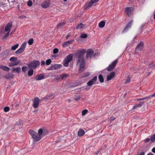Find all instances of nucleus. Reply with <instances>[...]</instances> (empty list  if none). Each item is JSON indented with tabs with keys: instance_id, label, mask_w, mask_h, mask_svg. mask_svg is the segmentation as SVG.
<instances>
[{
	"instance_id": "nucleus-18",
	"label": "nucleus",
	"mask_w": 155,
	"mask_h": 155,
	"mask_svg": "<svg viewBox=\"0 0 155 155\" xmlns=\"http://www.w3.org/2000/svg\"><path fill=\"white\" fill-rule=\"evenodd\" d=\"M44 75L41 74H39L38 75H37L35 78V79L36 81L40 80L44 78Z\"/></svg>"
},
{
	"instance_id": "nucleus-37",
	"label": "nucleus",
	"mask_w": 155,
	"mask_h": 155,
	"mask_svg": "<svg viewBox=\"0 0 155 155\" xmlns=\"http://www.w3.org/2000/svg\"><path fill=\"white\" fill-rule=\"evenodd\" d=\"M81 97L79 95H75L74 96V98L76 101H78L80 99Z\"/></svg>"
},
{
	"instance_id": "nucleus-21",
	"label": "nucleus",
	"mask_w": 155,
	"mask_h": 155,
	"mask_svg": "<svg viewBox=\"0 0 155 155\" xmlns=\"http://www.w3.org/2000/svg\"><path fill=\"white\" fill-rule=\"evenodd\" d=\"M21 68L20 67L17 68L13 67L12 68V70L13 71H16L17 72L19 73L20 71Z\"/></svg>"
},
{
	"instance_id": "nucleus-40",
	"label": "nucleus",
	"mask_w": 155,
	"mask_h": 155,
	"mask_svg": "<svg viewBox=\"0 0 155 155\" xmlns=\"http://www.w3.org/2000/svg\"><path fill=\"white\" fill-rule=\"evenodd\" d=\"M87 110L85 109L82 110V115L83 116L87 112Z\"/></svg>"
},
{
	"instance_id": "nucleus-22",
	"label": "nucleus",
	"mask_w": 155,
	"mask_h": 155,
	"mask_svg": "<svg viewBox=\"0 0 155 155\" xmlns=\"http://www.w3.org/2000/svg\"><path fill=\"white\" fill-rule=\"evenodd\" d=\"M0 68L6 71H9L10 70V68L5 66L0 65Z\"/></svg>"
},
{
	"instance_id": "nucleus-12",
	"label": "nucleus",
	"mask_w": 155,
	"mask_h": 155,
	"mask_svg": "<svg viewBox=\"0 0 155 155\" xmlns=\"http://www.w3.org/2000/svg\"><path fill=\"white\" fill-rule=\"evenodd\" d=\"M94 51L92 50H88L86 53L87 58H91L93 55Z\"/></svg>"
},
{
	"instance_id": "nucleus-62",
	"label": "nucleus",
	"mask_w": 155,
	"mask_h": 155,
	"mask_svg": "<svg viewBox=\"0 0 155 155\" xmlns=\"http://www.w3.org/2000/svg\"><path fill=\"white\" fill-rule=\"evenodd\" d=\"M64 1L65 2H66L67 1V0H64Z\"/></svg>"
},
{
	"instance_id": "nucleus-44",
	"label": "nucleus",
	"mask_w": 155,
	"mask_h": 155,
	"mask_svg": "<svg viewBox=\"0 0 155 155\" xmlns=\"http://www.w3.org/2000/svg\"><path fill=\"white\" fill-rule=\"evenodd\" d=\"M28 5L29 6H31L32 5V2L31 1H29L28 2Z\"/></svg>"
},
{
	"instance_id": "nucleus-26",
	"label": "nucleus",
	"mask_w": 155,
	"mask_h": 155,
	"mask_svg": "<svg viewBox=\"0 0 155 155\" xmlns=\"http://www.w3.org/2000/svg\"><path fill=\"white\" fill-rule=\"evenodd\" d=\"M61 65L59 64H55L53 66V68L54 69H57L60 68Z\"/></svg>"
},
{
	"instance_id": "nucleus-30",
	"label": "nucleus",
	"mask_w": 155,
	"mask_h": 155,
	"mask_svg": "<svg viewBox=\"0 0 155 155\" xmlns=\"http://www.w3.org/2000/svg\"><path fill=\"white\" fill-rule=\"evenodd\" d=\"M133 21V20L130 21V22L126 26V27L124 28V30H125L127 28H128L130 27L131 24L132 23Z\"/></svg>"
},
{
	"instance_id": "nucleus-24",
	"label": "nucleus",
	"mask_w": 155,
	"mask_h": 155,
	"mask_svg": "<svg viewBox=\"0 0 155 155\" xmlns=\"http://www.w3.org/2000/svg\"><path fill=\"white\" fill-rule=\"evenodd\" d=\"M13 75L12 73H8L5 76V78L6 79H9L13 77Z\"/></svg>"
},
{
	"instance_id": "nucleus-49",
	"label": "nucleus",
	"mask_w": 155,
	"mask_h": 155,
	"mask_svg": "<svg viewBox=\"0 0 155 155\" xmlns=\"http://www.w3.org/2000/svg\"><path fill=\"white\" fill-rule=\"evenodd\" d=\"M150 141V139L149 138L145 140V143H148Z\"/></svg>"
},
{
	"instance_id": "nucleus-31",
	"label": "nucleus",
	"mask_w": 155,
	"mask_h": 155,
	"mask_svg": "<svg viewBox=\"0 0 155 155\" xmlns=\"http://www.w3.org/2000/svg\"><path fill=\"white\" fill-rule=\"evenodd\" d=\"M84 27V25L82 23H81L78 25L77 27V29H80Z\"/></svg>"
},
{
	"instance_id": "nucleus-32",
	"label": "nucleus",
	"mask_w": 155,
	"mask_h": 155,
	"mask_svg": "<svg viewBox=\"0 0 155 155\" xmlns=\"http://www.w3.org/2000/svg\"><path fill=\"white\" fill-rule=\"evenodd\" d=\"M65 23L64 22H62L60 23L57 25V28H60L64 26L65 25Z\"/></svg>"
},
{
	"instance_id": "nucleus-17",
	"label": "nucleus",
	"mask_w": 155,
	"mask_h": 155,
	"mask_svg": "<svg viewBox=\"0 0 155 155\" xmlns=\"http://www.w3.org/2000/svg\"><path fill=\"white\" fill-rule=\"evenodd\" d=\"M85 134L84 131L82 129H81L78 131V135L79 137H81L84 135Z\"/></svg>"
},
{
	"instance_id": "nucleus-36",
	"label": "nucleus",
	"mask_w": 155,
	"mask_h": 155,
	"mask_svg": "<svg viewBox=\"0 0 155 155\" xmlns=\"http://www.w3.org/2000/svg\"><path fill=\"white\" fill-rule=\"evenodd\" d=\"M148 66L151 68H155V64H154L152 62L149 63L148 64Z\"/></svg>"
},
{
	"instance_id": "nucleus-55",
	"label": "nucleus",
	"mask_w": 155,
	"mask_h": 155,
	"mask_svg": "<svg viewBox=\"0 0 155 155\" xmlns=\"http://www.w3.org/2000/svg\"><path fill=\"white\" fill-rule=\"evenodd\" d=\"M145 153L144 152H141L139 155H144Z\"/></svg>"
},
{
	"instance_id": "nucleus-34",
	"label": "nucleus",
	"mask_w": 155,
	"mask_h": 155,
	"mask_svg": "<svg viewBox=\"0 0 155 155\" xmlns=\"http://www.w3.org/2000/svg\"><path fill=\"white\" fill-rule=\"evenodd\" d=\"M150 139L152 142H154L155 141V134L151 136Z\"/></svg>"
},
{
	"instance_id": "nucleus-25",
	"label": "nucleus",
	"mask_w": 155,
	"mask_h": 155,
	"mask_svg": "<svg viewBox=\"0 0 155 155\" xmlns=\"http://www.w3.org/2000/svg\"><path fill=\"white\" fill-rule=\"evenodd\" d=\"M105 25V22L104 21H101L99 24L98 26L100 28H103Z\"/></svg>"
},
{
	"instance_id": "nucleus-7",
	"label": "nucleus",
	"mask_w": 155,
	"mask_h": 155,
	"mask_svg": "<svg viewBox=\"0 0 155 155\" xmlns=\"http://www.w3.org/2000/svg\"><path fill=\"white\" fill-rule=\"evenodd\" d=\"M69 77V74H58L57 75V78L58 79L65 80Z\"/></svg>"
},
{
	"instance_id": "nucleus-57",
	"label": "nucleus",
	"mask_w": 155,
	"mask_h": 155,
	"mask_svg": "<svg viewBox=\"0 0 155 155\" xmlns=\"http://www.w3.org/2000/svg\"><path fill=\"white\" fill-rule=\"evenodd\" d=\"M111 118L112 120H114L115 119V118H114L113 117H111Z\"/></svg>"
},
{
	"instance_id": "nucleus-13",
	"label": "nucleus",
	"mask_w": 155,
	"mask_h": 155,
	"mask_svg": "<svg viewBox=\"0 0 155 155\" xmlns=\"http://www.w3.org/2000/svg\"><path fill=\"white\" fill-rule=\"evenodd\" d=\"M99 1V0H91L90 2L87 4V7L88 8L91 7L94 4L98 2Z\"/></svg>"
},
{
	"instance_id": "nucleus-15",
	"label": "nucleus",
	"mask_w": 155,
	"mask_h": 155,
	"mask_svg": "<svg viewBox=\"0 0 155 155\" xmlns=\"http://www.w3.org/2000/svg\"><path fill=\"white\" fill-rule=\"evenodd\" d=\"M132 8L130 7H127L125 8V12L126 13L127 15L128 16H130L131 14V9Z\"/></svg>"
},
{
	"instance_id": "nucleus-56",
	"label": "nucleus",
	"mask_w": 155,
	"mask_h": 155,
	"mask_svg": "<svg viewBox=\"0 0 155 155\" xmlns=\"http://www.w3.org/2000/svg\"><path fill=\"white\" fill-rule=\"evenodd\" d=\"M147 155H154L153 154L151 153H149Z\"/></svg>"
},
{
	"instance_id": "nucleus-20",
	"label": "nucleus",
	"mask_w": 155,
	"mask_h": 155,
	"mask_svg": "<svg viewBox=\"0 0 155 155\" xmlns=\"http://www.w3.org/2000/svg\"><path fill=\"white\" fill-rule=\"evenodd\" d=\"M49 2H45L44 3H42L41 6L43 8H46L49 7Z\"/></svg>"
},
{
	"instance_id": "nucleus-23",
	"label": "nucleus",
	"mask_w": 155,
	"mask_h": 155,
	"mask_svg": "<svg viewBox=\"0 0 155 155\" xmlns=\"http://www.w3.org/2000/svg\"><path fill=\"white\" fill-rule=\"evenodd\" d=\"M144 102H140L139 104H137L135 105L133 108V109H135L138 107H140L143 104Z\"/></svg>"
},
{
	"instance_id": "nucleus-10",
	"label": "nucleus",
	"mask_w": 155,
	"mask_h": 155,
	"mask_svg": "<svg viewBox=\"0 0 155 155\" xmlns=\"http://www.w3.org/2000/svg\"><path fill=\"white\" fill-rule=\"evenodd\" d=\"M39 103V99L38 97H36L34 99L33 106L35 108H37Z\"/></svg>"
},
{
	"instance_id": "nucleus-43",
	"label": "nucleus",
	"mask_w": 155,
	"mask_h": 155,
	"mask_svg": "<svg viewBox=\"0 0 155 155\" xmlns=\"http://www.w3.org/2000/svg\"><path fill=\"white\" fill-rule=\"evenodd\" d=\"M130 78L129 76H128L127 77V80H126V81L125 82V83H126V84L130 82Z\"/></svg>"
},
{
	"instance_id": "nucleus-14",
	"label": "nucleus",
	"mask_w": 155,
	"mask_h": 155,
	"mask_svg": "<svg viewBox=\"0 0 155 155\" xmlns=\"http://www.w3.org/2000/svg\"><path fill=\"white\" fill-rule=\"evenodd\" d=\"M74 41V40H72L65 42L63 43L62 45V46L64 47H66L72 44Z\"/></svg>"
},
{
	"instance_id": "nucleus-35",
	"label": "nucleus",
	"mask_w": 155,
	"mask_h": 155,
	"mask_svg": "<svg viewBox=\"0 0 155 155\" xmlns=\"http://www.w3.org/2000/svg\"><path fill=\"white\" fill-rule=\"evenodd\" d=\"M33 38H31L28 40V43L29 45H31L33 43Z\"/></svg>"
},
{
	"instance_id": "nucleus-53",
	"label": "nucleus",
	"mask_w": 155,
	"mask_h": 155,
	"mask_svg": "<svg viewBox=\"0 0 155 155\" xmlns=\"http://www.w3.org/2000/svg\"><path fill=\"white\" fill-rule=\"evenodd\" d=\"M10 51V50H6L4 51V52H8V53H9Z\"/></svg>"
},
{
	"instance_id": "nucleus-1",
	"label": "nucleus",
	"mask_w": 155,
	"mask_h": 155,
	"mask_svg": "<svg viewBox=\"0 0 155 155\" xmlns=\"http://www.w3.org/2000/svg\"><path fill=\"white\" fill-rule=\"evenodd\" d=\"M86 51L84 49L81 50L78 52V58L77 62V65L79 67V71L82 72L84 69L85 63L84 59V54L85 53Z\"/></svg>"
},
{
	"instance_id": "nucleus-42",
	"label": "nucleus",
	"mask_w": 155,
	"mask_h": 155,
	"mask_svg": "<svg viewBox=\"0 0 155 155\" xmlns=\"http://www.w3.org/2000/svg\"><path fill=\"white\" fill-rule=\"evenodd\" d=\"M10 108L9 107H6L4 108V111L5 112H7L9 111Z\"/></svg>"
},
{
	"instance_id": "nucleus-50",
	"label": "nucleus",
	"mask_w": 155,
	"mask_h": 155,
	"mask_svg": "<svg viewBox=\"0 0 155 155\" xmlns=\"http://www.w3.org/2000/svg\"><path fill=\"white\" fill-rule=\"evenodd\" d=\"M143 100H144L143 98H138V99H137V101H142Z\"/></svg>"
},
{
	"instance_id": "nucleus-46",
	"label": "nucleus",
	"mask_w": 155,
	"mask_h": 155,
	"mask_svg": "<svg viewBox=\"0 0 155 155\" xmlns=\"http://www.w3.org/2000/svg\"><path fill=\"white\" fill-rule=\"evenodd\" d=\"M58 48H55L54 49L53 52L54 54H55L58 53Z\"/></svg>"
},
{
	"instance_id": "nucleus-4",
	"label": "nucleus",
	"mask_w": 155,
	"mask_h": 155,
	"mask_svg": "<svg viewBox=\"0 0 155 155\" xmlns=\"http://www.w3.org/2000/svg\"><path fill=\"white\" fill-rule=\"evenodd\" d=\"M72 59V56L71 54H70L67 56L64 61L63 65L65 67H68L69 63L71 61Z\"/></svg>"
},
{
	"instance_id": "nucleus-8",
	"label": "nucleus",
	"mask_w": 155,
	"mask_h": 155,
	"mask_svg": "<svg viewBox=\"0 0 155 155\" xmlns=\"http://www.w3.org/2000/svg\"><path fill=\"white\" fill-rule=\"evenodd\" d=\"M12 26V22H10L8 23L5 27V31H6L10 32L11 28Z\"/></svg>"
},
{
	"instance_id": "nucleus-41",
	"label": "nucleus",
	"mask_w": 155,
	"mask_h": 155,
	"mask_svg": "<svg viewBox=\"0 0 155 155\" xmlns=\"http://www.w3.org/2000/svg\"><path fill=\"white\" fill-rule=\"evenodd\" d=\"M27 70V68L26 66H23L22 68V71L25 72Z\"/></svg>"
},
{
	"instance_id": "nucleus-29",
	"label": "nucleus",
	"mask_w": 155,
	"mask_h": 155,
	"mask_svg": "<svg viewBox=\"0 0 155 155\" xmlns=\"http://www.w3.org/2000/svg\"><path fill=\"white\" fill-rule=\"evenodd\" d=\"M98 78L101 83H103L104 82V79L103 76L100 74L98 76Z\"/></svg>"
},
{
	"instance_id": "nucleus-59",
	"label": "nucleus",
	"mask_w": 155,
	"mask_h": 155,
	"mask_svg": "<svg viewBox=\"0 0 155 155\" xmlns=\"http://www.w3.org/2000/svg\"><path fill=\"white\" fill-rule=\"evenodd\" d=\"M144 25H142L141 26V28H142L144 26Z\"/></svg>"
},
{
	"instance_id": "nucleus-54",
	"label": "nucleus",
	"mask_w": 155,
	"mask_h": 155,
	"mask_svg": "<svg viewBox=\"0 0 155 155\" xmlns=\"http://www.w3.org/2000/svg\"><path fill=\"white\" fill-rule=\"evenodd\" d=\"M99 151H97L96 152H95V154L96 155H97V154H98L99 153Z\"/></svg>"
},
{
	"instance_id": "nucleus-9",
	"label": "nucleus",
	"mask_w": 155,
	"mask_h": 155,
	"mask_svg": "<svg viewBox=\"0 0 155 155\" xmlns=\"http://www.w3.org/2000/svg\"><path fill=\"white\" fill-rule=\"evenodd\" d=\"M97 76L94 77L93 79L89 81L87 83V84L89 86H91L95 84L97 81Z\"/></svg>"
},
{
	"instance_id": "nucleus-52",
	"label": "nucleus",
	"mask_w": 155,
	"mask_h": 155,
	"mask_svg": "<svg viewBox=\"0 0 155 155\" xmlns=\"http://www.w3.org/2000/svg\"><path fill=\"white\" fill-rule=\"evenodd\" d=\"M70 35H67L66 36V39H68V38L70 37Z\"/></svg>"
},
{
	"instance_id": "nucleus-11",
	"label": "nucleus",
	"mask_w": 155,
	"mask_h": 155,
	"mask_svg": "<svg viewBox=\"0 0 155 155\" xmlns=\"http://www.w3.org/2000/svg\"><path fill=\"white\" fill-rule=\"evenodd\" d=\"M143 44L142 42H140L137 45L135 49L136 51H140L143 48Z\"/></svg>"
},
{
	"instance_id": "nucleus-60",
	"label": "nucleus",
	"mask_w": 155,
	"mask_h": 155,
	"mask_svg": "<svg viewBox=\"0 0 155 155\" xmlns=\"http://www.w3.org/2000/svg\"><path fill=\"white\" fill-rule=\"evenodd\" d=\"M154 18L155 19V13L154 14Z\"/></svg>"
},
{
	"instance_id": "nucleus-27",
	"label": "nucleus",
	"mask_w": 155,
	"mask_h": 155,
	"mask_svg": "<svg viewBox=\"0 0 155 155\" xmlns=\"http://www.w3.org/2000/svg\"><path fill=\"white\" fill-rule=\"evenodd\" d=\"M31 69L28 71V74L29 76H32L33 74L34 71L33 69L30 68Z\"/></svg>"
},
{
	"instance_id": "nucleus-45",
	"label": "nucleus",
	"mask_w": 155,
	"mask_h": 155,
	"mask_svg": "<svg viewBox=\"0 0 155 155\" xmlns=\"http://www.w3.org/2000/svg\"><path fill=\"white\" fill-rule=\"evenodd\" d=\"M9 32L8 31V32L3 37V39H5L6 38L9 36Z\"/></svg>"
},
{
	"instance_id": "nucleus-39",
	"label": "nucleus",
	"mask_w": 155,
	"mask_h": 155,
	"mask_svg": "<svg viewBox=\"0 0 155 155\" xmlns=\"http://www.w3.org/2000/svg\"><path fill=\"white\" fill-rule=\"evenodd\" d=\"M51 60L50 59H48L47 60L46 62V64L47 65H49L51 62Z\"/></svg>"
},
{
	"instance_id": "nucleus-19",
	"label": "nucleus",
	"mask_w": 155,
	"mask_h": 155,
	"mask_svg": "<svg viewBox=\"0 0 155 155\" xmlns=\"http://www.w3.org/2000/svg\"><path fill=\"white\" fill-rule=\"evenodd\" d=\"M9 61H12L13 62H18L19 64L20 62V61L18 60L17 58L16 57H12L9 59Z\"/></svg>"
},
{
	"instance_id": "nucleus-5",
	"label": "nucleus",
	"mask_w": 155,
	"mask_h": 155,
	"mask_svg": "<svg viewBox=\"0 0 155 155\" xmlns=\"http://www.w3.org/2000/svg\"><path fill=\"white\" fill-rule=\"evenodd\" d=\"M26 42H24L22 44L21 47L15 51V54L17 55H19L23 53L26 48Z\"/></svg>"
},
{
	"instance_id": "nucleus-6",
	"label": "nucleus",
	"mask_w": 155,
	"mask_h": 155,
	"mask_svg": "<svg viewBox=\"0 0 155 155\" xmlns=\"http://www.w3.org/2000/svg\"><path fill=\"white\" fill-rule=\"evenodd\" d=\"M117 62L118 60L116 59L110 64L107 68V71H110L113 69L117 63Z\"/></svg>"
},
{
	"instance_id": "nucleus-61",
	"label": "nucleus",
	"mask_w": 155,
	"mask_h": 155,
	"mask_svg": "<svg viewBox=\"0 0 155 155\" xmlns=\"http://www.w3.org/2000/svg\"><path fill=\"white\" fill-rule=\"evenodd\" d=\"M154 121H155V118L153 120Z\"/></svg>"
},
{
	"instance_id": "nucleus-2",
	"label": "nucleus",
	"mask_w": 155,
	"mask_h": 155,
	"mask_svg": "<svg viewBox=\"0 0 155 155\" xmlns=\"http://www.w3.org/2000/svg\"><path fill=\"white\" fill-rule=\"evenodd\" d=\"M43 132L42 129H40L38 130V133L33 130H30V133L34 140L35 142H37L40 140L42 138Z\"/></svg>"
},
{
	"instance_id": "nucleus-47",
	"label": "nucleus",
	"mask_w": 155,
	"mask_h": 155,
	"mask_svg": "<svg viewBox=\"0 0 155 155\" xmlns=\"http://www.w3.org/2000/svg\"><path fill=\"white\" fill-rule=\"evenodd\" d=\"M151 97V95H150V96H147L146 97H145L144 98H143V100H145V99H146L147 98H150Z\"/></svg>"
},
{
	"instance_id": "nucleus-51",
	"label": "nucleus",
	"mask_w": 155,
	"mask_h": 155,
	"mask_svg": "<svg viewBox=\"0 0 155 155\" xmlns=\"http://www.w3.org/2000/svg\"><path fill=\"white\" fill-rule=\"evenodd\" d=\"M152 151L153 153H155V147H154L152 149Z\"/></svg>"
},
{
	"instance_id": "nucleus-16",
	"label": "nucleus",
	"mask_w": 155,
	"mask_h": 155,
	"mask_svg": "<svg viewBox=\"0 0 155 155\" xmlns=\"http://www.w3.org/2000/svg\"><path fill=\"white\" fill-rule=\"evenodd\" d=\"M115 73L114 72H112L110 73V74L107 77V80L109 81L111 80L115 75Z\"/></svg>"
},
{
	"instance_id": "nucleus-3",
	"label": "nucleus",
	"mask_w": 155,
	"mask_h": 155,
	"mask_svg": "<svg viewBox=\"0 0 155 155\" xmlns=\"http://www.w3.org/2000/svg\"><path fill=\"white\" fill-rule=\"evenodd\" d=\"M40 63L38 61H33L28 64V66L30 68L35 69L40 65Z\"/></svg>"
},
{
	"instance_id": "nucleus-58",
	"label": "nucleus",
	"mask_w": 155,
	"mask_h": 155,
	"mask_svg": "<svg viewBox=\"0 0 155 155\" xmlns=\"http://www.w3.org/2000/svg\"><path fill=\"white\" fill-rule=\"evenodd\" d=\"M68 102L69 103H70V102H71V100L70 99H68Z\"/></svg>"
},
{
	"instance_id": "nucleus-33",
	"label": "nucleus",
	"mask_w": 155,
	"mask_h": 155,
	"mask_svg": "<svg viewBox=\"0 0 155 155\" xmlns=\"http://www.w3.org/2000/svg\"><path fill=\"white\" fill-rule=\"evenodd\" d=\"M18 44H16L15 45L13 46L11 48V49L13 50H15L17 48H18Z\"/></svg>"
},
{
	"instance_id": "nucleus-63",
	"label": "nucleus",
	"mask_w": 155,
	"mask_h": 155,
	"mask_svg": "<svg viewBox=\"0 0 155 155\" xmlns=\"http://www.w3.org/2000/svg\"><path fill=\"white\" fill-rule=\"evenodd\" d=\"M1 51V47H0V51Z\"/></svg>"
},
{
	"instance_id": "nucleus-28",
	"label": "nucleus",
	"mask_w": 155,
	"mask_h": 155,
	"mask_svg": "<svg viewBox=\"0 0 155 155\" xmlns=\"http://www.w3.org/2000/svg\"><path fill=\"white\" fill-rule=\"evenodd\" d=\"M18 64V62H12L11 63H10L9 64L8 66L9 67H12L13 66H15L17 65Z\"/></svg>"
},
{
	"instance_id": "nucleus-48",
	"label": "nucleus",
	"mask_w": 155,
	"mask_h": 155,
	"mask_svg": "<svg viewBox=\"0 0 155 155\" xmlns=\"http://www.w3.org/2000/svg\"><path fill=\"white\" fill-rule=\"evenodd\" d=\"M45 64V62L44 61H42L41 62V65H44Z\"/></svg>"
},
{
	"instance_id": "nucleus-38",
	"label": "nucleus",
	"mask_w": 155,
	"mask_h": 155,
	"mask_svg": "<svg viewBox=\"0 0 155 155\" xmlns=\"http://www.w3.org/2000/svg\"><path fill=\"white\" fill-rule=\"evenodd\" d=\"M87 37V35L85 34H83L81 35L80 36L81 38H86Z\"/></svg>"
}]
</instances>
